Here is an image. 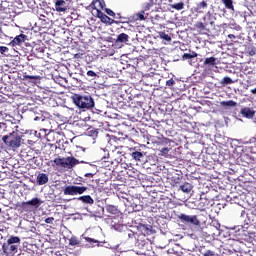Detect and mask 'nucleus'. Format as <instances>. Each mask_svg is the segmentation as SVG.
<instances>
[{"label":"nucleus","mask_w":256,"mask_h":256,"mask_svg":"<svg viewBox=\"0 0 256 256\" xmlns=\"http://www.w3.org/2000/svg\"><path fill=\"white\" fill-rule=\"evenodd\" d=\"M2 142L11 151H17V149L21 147V136L19 135V130L16 128L10 134L3 135Z\"/></svg>","instance_id":"1"},{"label":"nucleus","mask_w":256,"mask_h":256,"mask_svg":"<svg viewBox=\"0 0 256 256\" xmlns=\"http://www.w3.org/2000/svg\"><path fill=\"white\" fill-rule=\"evenodd\" d=\"M21 247V238L19 236H10L6 243L2 245V251L5 255H17Z\"/></svg>","instance_id":"2"},{"label":"nucleus","mask_w":256,"mask_h":256,"mask_svg":"<svg viewBox=\"0 0 256 256\" xmlns=\"http://www.w3.org/2000/svg\"><path fill=\"white\" fill-rule=\"evenodd\" d=\"M72 101L79 109H93L95 107V101L90 95L74 94Z\"/></svg>","instance_id":"3"},{"label":"nucleus","mask_w":256,"mask_h":256,"mask_svg":"<svg viewBox=\"0 0 256 256\" xmlns=\"http://www.w3.org/2000/svg\"><path fill=\"white\" fill-rule=\"evenodd\" d=\"M15 129H19V126L15 125L13 122H10V121L0 122L1 141H3V135H10L15 131Z\"/></svg>","instance_id":"4"},{"label":"nucleus","mask_w":256,"mask_h":256,"mask_svg":"<svg viewBox=\"0 0 256 256\" xmlns=\"http://www.w3.org/2000/svg\"><path fill=\"white\" fill-rule=\"evenodd\" d=\"M177 217L181 223H184V225H193L194 227H199V225H201V221H199L197 215H187L181 213Z\"/></svg>","instance_id":"5"},{"label":"nucleus","mask_w":256,"mask_h":256,"mask_svg":"<svg viewBox=\"0 0 256 256\" xmlns=\"http://www.w3.org/2000/svg\"><path fill=\"white\" fill-rule=\"evenodd\" d=\"M86 186H75V185H68L64 187L63 189V194L64 195H70V196H75V195H83L87 191Z\"/></svg>","instance_id":"6"},{"label":"nucleus","mask_w":256,"mask_h":256,"mask_svg":"<svg viewBox=\"0 0 256 256\" xmlns=\"http://www.w3.org/2000/svg\"><path fill=\"white\" fill-rule=\"evenodd\" d=\"M96 17L101 20L102 23H105L106 25H119L120 22H117L115 19H111L109 16H107L105 13H103L101 10H96Z\"/></svg>","instance_id":"7"},{"label":"nucleus","mask_w":256,"mask_h":256,"mask_svg":"<svg viewBox=\"0 0 256 256\" xmlns=\"http://www.w3.org/2000/svg\"><path fill=\"white\" fill-rule=\"evenodd\" d=\"M54 7L57 13H65L67 9H69L67 1L65 0H54Z\"/></svg>","instance_id":"8"},{"label":"nucleus","mask_w":256,"mask_h":256,"mask_svg":"<svg viewBox=\"0 0 256 256\" xmlns=\"http://www.w3.org/2000/svg\"><path fill=\"white\" fill-rule=\"evenodd\" d=\"M75 165H79V161L75 157L64 158V169H73Z\"/></svg>","instance_id":"9"},{"label":"nucleus","mask_w":256,"mask_h":256,"mask_svg":"<svg viewBox=\"0 0 256 256\" xmlns=\"http://www.w3.org/2000/svg\"><path fill=\"white\" fill-rule=\"evenodd\" d=\"M242 117H245L246 119H253L255 117V110L253 108L244 107L240 111Z\"/></svg>","instance_id":"10"},{"label":"nucleus","mask_w":256,"mask_h":256,"mask_svg":"<svg viewBox=\"0 0 256 256\" xmlns=\"http://www.w3.org/2000/svg\"><path fill=\"white\" fill-rule=\"evenodd\" d=\"M139 231H141L142 235H153V233H155V231L153 230V226L149 225V224H141L139 226Z\"/></svg>","instance_id":"11"},{"label":"nucleus","mask_w":256,"mask_h":256,"mask_svg":"<svg viewBox=\"0 0 256 256\" xmlns=\"http://www.w3.org/2000/svg\"><path fill=\"white\" fill-rule=\"evenodd\" d=\"M27 39V35L25 34H20L16 36L11 42L10 45L12 47H17V45H21L22 43H25V40Z\"/></svg>","instance_id":"12"},{"label":"nucleus","mask_w":256,"mask_h":256,"mask_svg":"<svg viewBox=\"0 0 256 256\" xmlns=\"http://www.w3.org/2000/svg\"><path fill=\"white\" fill-rule=\"evenodd\" d=\"M37 185H47L49 183V175L45 173H39L36 178Z\"/></svg>","instance_id":"13"},{"label":"nucleus","mask_w":256,"mask_h":256,"mask_svg":"<svg viewBox=\"0 0 256 256\" xmlns=\"http://www.w3.org/2000/svg\"><path fill=\"white\" fill-rule=\"evenodd\" d=\"M78 201H81L84 205H93L95 203V200L90 195L80 196L78 197Z\"/></svg>","instance_id":"14"},{"label":"nucleus","mask_w":256,"mask_h":256,"mask_svg":"<svg viewBox=\"0 0 256 256\" xmlns=\"http://www.w3.org/2000/svg\"><path fill=\"white\" fill-rule=\"evenodd\" d=\"M90 7L92 9H95V11H97V7H100V9H105V1L104 0H95L90 4Z\"/></svg>","instance_id":"15"},{"label":"nucleus","mask_w":256,"mask_h":256,"mask_svg":"<svg viewBox=\"0 0 256 256\" xmlns=\"http://www.w3.org/2000/svg\"><path fill=\"white\" fill-rule=\"evenodd\" d=\"M28 204H30V207L37 209L39 206L43 205V201L40 198H32L28 201Z\"/></svg>","instance_id":"16"},{"label":"nucleus","mask_w":256,"mask_h":256,"mask_svg":"<svg viewBox=\"0 0 256 256\" xmlns=\"http://www.w3.org/2000/svg\"><path fill=\"white\" fill-rule=\"evenodd\" d=\"M116 43H129V35L121 33L117 36Z\"/></svg>","instance_id":"17"},{"label":"nucleus","mask_w":256,"mask_h":256,"mask_svg":"<svg viewBox=\"0 0 256 256\" xmlns=\"http://www.w3.org/2000/svg\"><path fill=\"white\" fill-rule=\"evenodd\" d=\"M180 191L183 193H189L190 191H193V185L189 182H186L180 186Z\"/></svg>","instance_id":"18"},{"label":"nucleus","mask_w":256,"mask_h":256,"mask_svg":"<svg viewBox=\"0 0 256 256\" xmlns=\"http://www.w3.org/2000/svg\"><path fill=\"white\" fill-rule=\"evenodd\" d=\"M170 9H175V11H183L185 9V3L183 2H178L175 4H169Z\"/></svg>","instance_id":"19"},{"label":"nucleus","mask_w":256,"mask_h":256,"mask_svg":"<svg viewBox=\"0 0 256 256\" xmlns=\"http://www.w3.org/2000/svg\"><path fill=\"white\" fill-rule=\"evenodd\" d=\"M131 157L134 159V161H143L145 155L142 152L135 151L131 153Z\"/></svg>","instance_id":"20"},{"label":"nucleus","mask_w":256,"mask_h":256,"mask_svg":"<svg viewBox=\"0 0 256 256\" xmlns=\"http://www.w3.org/2000/svg\"><path fill=\"white\" fill-rule=\"evenodd\" d=\"M207 7H208L207 2L202 1V2L197 4L196 11H197V13H203V11H205V9H207Z\"/></svg>","instance_id":"21"},{"label":"nucleus","mask_w":256,"mask_h":256,"mask_svg":"<svg viewBox=\"0 0 256 256\" xmlns=\"http://www.w3.org/2000/svg\"><path fill=\"white\" fill-rule=\"evenodd\" d=\"M209 24H210V25H213L214 22H213V21L205 22V23H203V22H197V23L195 24V27H196L197 29H200L201 31H205L207 25H209Z\"/></svg>","instance_id":"22"},{"label":"nucleus","mask_w":256,"mask_h":256,"mask_svg":"<svg viewBox=\"0 0 256 256\" xmlns=\"http://www.w3.org/2000/svg\"><path fill=\"white\" fill-rule=\"evenodd\" d=\"M222 3L226 9L229 11H235V6H233V0H222Z\"/></svg>","instance_id":"23"},{"label":"nucleus","mask_w":256,"mask_h":256,"mask_svg":"<svg viewBox=\"0 0 256 256\" xmlns=\"http://www.w3.org/2000/svg\"><path fill=\"white\" fill-rule=\"evenodd\" d=\"M217 58L209 57L204 60V65H208L209 67H214L216 65Z\"/></svg>","instance_id":"24"},{"label":"nucleus","mask_w":256,"mask_h":256,"mask_svg":"<svg viewBox=\"0 0 256 256\" xmlns=\"http://www.w3.org/2000/svg\"><path fill=\"white\" fill-rule=\"evenodd\" d=\"M221 107H237V102L233 100L220 102Z\"/></svg>","instance_id":"25"},{"label":"nucleus","mask_w":256,"mask_h":256,"mask_svg":"<svg viewBox=\"0 0 256 256\" xmlns=\"http://www.w3.org/2000/svg\"><path fill=\"white\" fill-rule=\"evenodd\" d=\"M135 21H145V10H142L134 15Z\"/></svg>","instance_id":"26"},{"label":"nucleus","mask_w":256,"mask_h":256,"mask_svg":"<svg viewBox=\"0 0 256 256\" xmlns=\"http://www.w3.org/2000/svg\"><path fill=\"white\" fill-rule=\"evenodd\" d=\"M106 211L108 213H111L112 215H117V213H119V209H117L115 206L113 205H107L106 206Z\"/></svg>","instance_id":"27"},{"label":"nucleus","mask_w":256,"mask_h":256,"mask_svg":"<svg viewBox=\"0 0 256 256\" xmlns=\"http://www.w3.org/2000/svg\"><path fill=\"white\" fill-rule=\"evenodd\" d=\"M53 163H55L57 167L65 168V158H56L53 160Z\"/></svg>","instance_id":"28"},{"label":"nucleus","mask_w":256,"mask_h":256,"mask_svg":"<svg viewBox=\"0 0 256 256\" xmlns=\"http://www.w3.org/2000/svg\"><path fill=\"white\" fill-rule=\"evenodd\" d=\"M85 241H87V243H90V247H99V241L98 240L86 237Z\"/></svg>","instance_id":"29"},{"label":"nucleus","mask_w":256,"mask_h":256,"mask_svg":"<svg viewBox=\"0 0 256 256\" xmlns=\"http://www.w3.org/2000/svg\"><path fill=\"white\" fill-rule=\"evenodd\" d=\"M221 85H232V83H234L233 79H231V77L226 76L221 80Z\"/></svg>","instance_id":"30"},{"label":"nucleus","mask_w":256,"mask_h":256,"mask_svg":"<svg viewBox=\"0 0 256 256\" xmlns=\"http://www.w3.org/2000/svg\"><path fill=\"white\" fill-rule=\"evenodd\" d=\"M21 208H22L24 211H33V208L30 206V204H29L28 201L22 202V203H21Z\"/></svg>","instance_id":"31"},{"label":"nucleus","mask_w":256,"mask_h":256,"mask_svg":"<svg viewBox=\"0 0 256 256\" xmlns=\"http://www.w3.org/2000/svg\"><path fill=\"white\" fill-rule=\"evenodd\" d=\"M197 57V53L189 54V53H184L182 56V59L187 60V59H195Z\"/></svg>","instance_id":"32"},{"label":"nucleus","mask_w":256,"mask_h":256,"mask_svg":"<svg viewBox=\"0 0 256 256\" xmlns=\"http://www.w3.org/2000/svg\"><path fill=\"white\" fill-rule=\"evenodd\" d=\"M24 79H28L30 81H37V79H39V76H33V75H27V74H24Z\"/></svg>","instance_id":"33"},{"label":"nucleus","mask_w":256,"mask_h":256,"mask_svg":"<svg viewBox=\"0 0 256 256\" xmlns=\"http://www.w3.org/2000/svg\"><path fill=\"white\" fill-rule=\"evenodd\" d=\"M160 38L164 39V41H171V36H169L168 34H166L165 32H161L160 33Z\"/></svg>","instance_id":"34"},{"label":"nucleus","mask_w":256,"mask_h":256,"mask_svg":"<svg viewBox=\"0 0 256 256\" xmlns=\"http://www.w3.org/2000/svg\"><path fill=\"white\" fill-rule=\"evenodd\" d=\"M168 154H169V148H162L160 150V154L159 155H161V157H167Z\"/></svg>","instance_id":"35"},{"label":"nucleus","mask_w":256,"mask_h":256,"mask_svg":"<svg viewBox=\"0 0 256 256\" xmlns=\"http://www.w3.org/2000/svg\"><path fill=\"white\" fill-rule=\"evenodd\" d=\"M120 29H124V31H131L133 29V25L129 24H124V26H121Z\"/></svg>","instance_id":"36"},{"label":"nucleus","mask_w":256,"mask_h":256,"mask_svg":"<svg viewBox=\"0 0 256 256\" xmlns=\"http://www.w3.org/2000/svg\"><path fill=\"white\" fill-rule=\"evenodd\" d=\"M131 21V18L127 17V19H120V20H117V22L119 23V25H125V24H128L130 23Z\"/></svg>","instance_id":"37"},{"label":"nucleus","mask_w":256,"mask_h":256,"mask_svg":"<svg viewBox=\"0 0 256 256\" xmlns=\"http://www.w3.org/2000/svg\"><path fill=\"white\" fill-rule=\"evenodd\" d=\"M114 19H116V21H120V19H126L127 21V17L122 16L121 13L115 14Z\"/></svg>","instance_id":"38"},{"label":"nucleus","mask_w":256,"mask_h":256,"mask_svg":"<svg viewBox=\"0 0 256 256\" xmlns=\"http://www.w3.org/2000/svg\"><path fill=\"white\" fill-rule=\"evenodd\" d=\"M105 12L107 13V15H109L110 17H115V12H113V10L109 9V8H105Z\"/></svg>","instance_id":"39"},{"label":"nucleus","mask_w":256,"mask_h":256,"mask_svg":"<svg viewBox=\"0 0 256 256\" xmlns=\"http://www.w3.org/2000/svg\"><path fill=\"white\" fill-rule=\"evenodd\" d=\"M204 256H217V253L213 250H208L204 253Z\"/></svg>","instance_id":"40"},{"label":"nucleus","mask_w":256,"mask_h":256,"mask_svg":"<svg viewBox=\"0 0 256 256\" xmlns=\"http://www.w3.org/2000/svg\"><path fill=\"white\" fill-rule=\"evenodd\" d=\"M87 77L95 78V77H97V73H95V71H93V70H89L87 72Z\"/></svg>","instance_id":"41"},{"label":"nucleus","mask_w":256,"mask_h":256,"mask_svg":"<svg viewBox=\"0 0 256 256\" xmlns=\"http://www.w3.org/2000/svg\"><path fill=\"white\" fill-rule=\"evenodd\" d=\"M9 51V48L7 46H0V53L3 55L4 53H7Z\"/></svg>","instance_id":"42"},{"label":"nucleus","mask_w":256,"mask_h":256,"mask_svg":"<svg viewBox=\"0 0 256 256\" xmlns=\"http://www.w3.org/2000/svg\"><path fill=\"white\" fill-rule=\"evenodd\" d=\"M166 85H167V87H173V85H175V80H173V79L167 80Z\"/></svg>","instance_id":"43"},{"label":"nucleus","mask_w":256,"mask_h":256,"mask_svg":"<svg viewBox=\"0 0 256 256\" xmlns=\"http://www.w3.org/2000/svg\"><path fill=\"white\" fill-rule=\"evenodd\" d=\"M55 221V218L53 217H48L45 219V223H48L49 225H52V223Z\"/></svg>","instance_id":"44"},{"label":"nucleus","mask_w":256,"mask_h":256,"mask_svg":"<svg viewBox=\"0 0 256 256\" xmlns=\"http://www.w3.org/2000/svg\"><path fill=\"white\" fill-rule=\"evenodd\" d=\"M127 236L129 237V239H133V238H135V232L130 230V231H128Z\"/></svg>","instance_id":"45"},{"label":"nucleus","mask_w":256,"mask_h":256,"mask_svg":"<svg viewBox=\"0 0 256 256\" xmlns=\"http://www.w3.org/2000/svg\"><path fill=\"white\" fill-rule=\"evenodd\" d=\"M248 54L250 55V57H253L254 55H256V49L252 48L251 50H249Z\"/></svg>","instance_id":"46"},{"label":"nucleus","mask_w":256,"mask_h":256,"mask_svg":"<svg viewBox=\"0 0 256 256\" xmlns=\"http://www.w3.org/2000/svg\"><path fill=\"white\" fill-rule=\"evenodd\" d=\"M149 9H151V4L146 3L144 7V11H149Z\"/></svg>","instance_id":"47"},{"label":"nucleus","mask_w":256,"mask_h":256,"mask_svg":"<svg viewBox=\"0 0 256 256\" xmlns=\"http://www.w3.org/2000/svg\"><path fill=\"white\" fill-rule=\"evenodd\" d=\"M204 21H207V19H211V14H206L204 17H203Z\"/></svg>","instance_id":"48"},{"label":"nucleus","mask_w":256,"mask_h":256,"mask_svg":"<svg viewBox=\"0 0 256 256\" xmlns=\"http://www.w3.org/2000/svg\"><path fill=\"white\" fill-rule=\"evenodd\" d=\"M93 175H95V174H93V173H86L85 177H93Z\"/></svg>","instance_id":"49"},{"label":"nucleus","mask_w":256,"mask_h":256,"mask_svg":"<svg viewBox=\"0 0 256 256\" xmlns=\"http://www.w3.org/2000/svg\"><path fill=\"white\" fill-rule=\"evenodd\" d=\"M228 39H235V35L229 34V35H228Z\"/></svg>","instance_id":"50"},{"label":"nucleus","mask_w":256,"mask_h":256,"mask_svg":"<svg viewBox=\"0 0 256 256\" xmlns=\"http://www.w3.org/2000/svg\"><path fill=\"white\" fill-rule=\"evenodd\" d=\"M250 93H252L253 95H256V88L251 89V90H250Z\"/></svg>","instance_id":"51"},{"label":"nucleus","mask_w":256,"mask_h":256,"mask_svg":"<svg viewBox=\"0 0 256 256\" xmlns=\"http://www.w3.org/2000/svg\"><path fill=\"white\" fill-rule=\"evenodd\" d=\"M39 119H41L42 121H45V119L39 118L38 116H36V117L34 118V121H39Z\"/></svg>","instance_id":"52"},{"label":"nucleus","mask_w":256,"mask_h":256,"mask_svg":"<svg viewBox=\"0 0 256 256\" xmlns=\"http://www.w3.org/2000/svg\"><path fill=\"white\" fill-rule=\"evenodd\" d=\"M218 226H216V229H220L221 228V224H217Z\"/></svg>","instance_id":"53"},{"label":"nucleus","mask_w":256,"mask_h":256,"mask_svg":"<svg viewBox=\"0 0 256 256\" xmlns=\"http://www.w3.org/2000/svg\"><path fill=\"white\" fill-rule=\"evenodd\" d=\"M243 215H245V211H242V213H241V217H243Z\"/></svg>","instance_id":"54"},{"label":"nucleus","mask_w":256,"mask_h":256,"mask_svg":"<svg viewBox=\"0 0 256 256\" xmlns=\"http://www.w3.org/2000/svg\"><path fill=\"white\" fill-rule=\"evenodd\" d=\"M0 213H1V208H0Z\"/></svg>","instance_id":"55"}]
</instances>
